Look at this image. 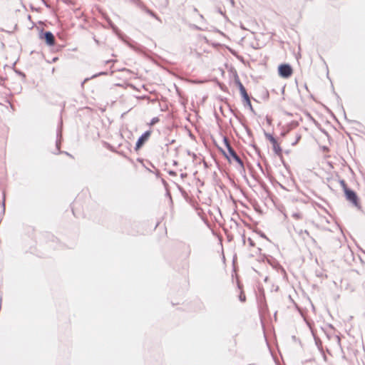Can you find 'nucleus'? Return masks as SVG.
Instances as JSON below:
<instances>
[{
    "mask_svg": "<svg viewBox=\"0 0 365 365\" xmlns=\"http://www.w3.org/2000/svg\"><path fill=\"white\" fill-rule=\"evenodd\" d=\"M151 130H148L138 138L135 147V150L136 151L139 150L143 146V145L148 140L151 135Z\"/></svg>",
    "mask_w": 365,
    "mask_h": 365,
    "instance_id": "nucleus-4",
    "label": "nucleus"
},
{
    "mask_svg": "<svg viewBox=\"0 0 365 365\" xmlns=\"http://www.w3.org/2000/svg\"><path fill=\"white\" fill-rule=\"evenodd\" d=\"M224 141H225V145L227 148L228 153H229L230 156L232 158V157L235 156L237 153L234 150V149L230 146L227 138H225Z\"/></svg>",
    "mask_w": 365,
    "mask_h": 365,
    "instance_id": "nucleus-7",
    "label": "nucleus"
},
{
    "mask_svg": "<svg viewBox=\"0 0 365 365\" xmlns=\"http://www.w3.org/2000/svg\"><path fill=\"white\" fill-rule=\"evenodd\" d=\"M0 79H1V78L0 77Z\"/></svg>",
    "mask_w": 365,
    "mask_h": 365,
    "instance_id": "nucleus-17",
    "label": "nucleus"
},
{
    "mask_svg": "<svg viewBox=\"0 0 365 365\" xmlns=\"http://www.w3.org/2000/svg\"><path fill=\"white\" fill-rule=\"evenodd\" d=\"M245 296H244V298H243V297H241V300L242 301H245Z\"/></svg>",
    "mask_w": 365,
    "mask_h": 365,
    "instance_id": "nucleus-14",
    "label": "nucleus"
},
{
    "mask_svg": "<svg viewBox=\"0 0 365 365\" xmlns=\"http://www.w3.org/2000/svg\"><path fill=\"white\" fill-rule=\"evenodd\" d=\"M232 159L237 163V164L240 165L241 168H244V164L242 160L240 159V158L236 154L235 156L232 157Z\"/></svg>",
    "mask_w": 365,
    "mask_h": 365,
    "instance_id": "nucleus-8",
    "label": "nucleus"
},
{
    "mask_svg": "<svg viewBox=\"0 0 365 365\" xmlns=\"http://www.w3.org/2000/svg\"><path fill=\"white\" fill-rule=\"evenodd\" d=\"M344 192L346 200L354 208L361 210L362 208L361 200L358 195L351 189L346 187L344 184Z\"/></svg>",
    "mask_w": 365,
    "mask_h": 365,
    "instance_id": "nucleus-1",
    "label": "nucleus"
},
{
    "mask_svg": "<svg viewBox=\"0 0 365 365\" xmlns=\"http://www.w3.org/2000/svg\"><path fill=\"white\" fill-rule=\"evenodd\" d=\"M190 253V249L189 247H187V255H189Z\"/></svg>",
    "mask_w": 365,
    "mask_h": 365,
    "instance_id": "nucleus-13",
    "label": "nucleus"
},
{
    "mask_svg": "<svg viewBox=\"0 0 365 365\" xmlns=\"http://www.w3.org/2000/svg\"><path fill=\"white\" fill-rule=\"evenodd\" d=\"M238 86H239V88H240V93L241 95L242 96V97L244 98V99L248 103L250 104V97L246 91V89L244 87V86L242 84L241 82H238Z\"/></svg>",
    "mask_w": 365,
    "mask_h": 365,
    "instance_id": "nucleus-6",
    "label": "nucleus"
},
{
    "mask_svg": "<svg viewBox=\"0 0 365 365\" xmlns=\"http://www.w3.org/2000/svg\"><path fill=\"white\" fill-rule=\"evenodd\" d=\"M245 296H244V298H243V297H241V300L242 301H245Z\"/></svg>",
    "mask_w": 365,
    "mask_h": 365,
    "instance_id": "nucleus-15",
    "label": "nucleus"
},
{
    "mask_svg": "<svg viewBox=\"0 0 365 365\" xmlns=\"http://www.w3.org/2000/svg\"><path fill=\"white\" fill-rule=\"evenodd\" d=\"M301 139V135L300 134H296L295 135V140L294 142L292 143V145H296Z\"/></svg>",
    "mask_w": 365,
    "mask_h": 365,
    "instance_id": "nucleus-9",
    "label": "nucleus"
},
{
    "mask_svg": "<svg viewBox=\"0 0 365 365\" xmlns=\"http://www.w3.org/2000/svg\"><path fill=\"white\" fill-rule=\"evenodd\" d=\"M43 38L47 45L52 46L55 44V37L53 34L50 31H46L43 34V36L41 37Z\"/></svg>",
    "mask_w": 365,
    "mask_h": 365,
    "instance_id": "nucleus-5",
    "label": "nucleus"
},
{
    "mask_svg": "<svg viewBox=\"0 0 365 365\" xmlns=\"http://www.w3.org/2000/svg\"><path fill=\"white\" fill-rule=\"evenodd\" d=\"M227 158L230 161L231 160L229 156H227Z\"/></svg>",
    "mask_w": 365,
    "mask_h": 365,
    "instance_id": "nucleus-16",
    "label": "nucleus"
},
{
    "mask_svg": "<svg viewBox=\"0 0 365 365\" xmlns=\"http://www.w3.org/2000/svg\"><path fill=\"white\" fill-rule=\"evenodd\" d=\"M158 120H159V119L158 118H153L151 122H150V125H154L155 123L158 122Z\"/></svg>",
    "mask_w": 365,
    "mask_h": 365,
    "instance_id": "nucleus-10",
    "label": "nucleus"
},
{
    "mask_svg": "<svg viewBox=\"0 0 365 365\" xmlns=\"http://www.w3.org/2000/svg\"><path fill=\"white\" fill-rule=\"evenodd\" d=\"M149 14L157 19H159L158 17L153 11H149Z\"/></svg>",
    "mask_w": 365,
    "mask_h": 365,
    "instance_id": "nucleus-11",
    "label": "nucleus"
},
{
    "mask_svg": "<svg viewBox=\"0 0 365 365\" xmlns=\"http://www.w3.org/2000/svg\"><path fill=\"white\" fill-rule=\"evenodd\" d=\"M249 242L251 246H255V243L251 239H249Z\"/></svg>",
    "mask_w": 365,
    "mask_h": 365,
    "instance_id": "nucleus-12",
    "label": "nucleus"
},
{
    "mask_svg": "<svg viewBox=\"0 0 365 365\" xmlns=\"http://www.w3.org/2000/svg\"><path fill=\"white\" fill-rule=\"evenodd\" d=\"M278 73L284 78H288L293 74L292 66L287 63H282L278 66Z\"/></svg>",
    "mask_w": 365,
    "mask_h": 365,
    "instance_id": "nucleus-2",
    "label": "nucleus"
},
{
    "mask_svg": "<svg viewBox=\"0 0 365 365\" xmlns=\"http://www.w3.org/2000/svg\"><path fill=\"white\" fill-rule=\"evenodd\" d=\"M266 138L272 143L274 153L278 156L282 155V149L277 139L269 133H265Z\"/></svg>",
    "mask_w": 365,
    "mask_h": 365,
    "instance_id": "nucleus-3",
    "label": "nucleus"
}]
</instances>
